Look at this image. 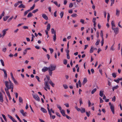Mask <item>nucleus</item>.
Wrapping results in <instances>:
<instances>
[{"label": "nucleus", "mask_w": 122, "mask_h": 122, "mask_svg": "<svg viewBox=\"0 0 122 122\" xmlns=\"http://www.w3.org/2000/svg\"><path fill=\"white\" fill-rule=\"evenodd\" d=\"M56 66L55 65H54L52 64L50 65L48 67L49 71L48 72L50 75L51 76L52 73V71L55 70L56 69Z\"/></svg>", "instance_id": "nucleus-1"}, {"label": "nucleus", "mask_w": 122, "mask_h": 122, "mask_svg": "<svg viewBox=\"0 0 122 122\" xmlns=\"http://www.w3.org/2000/svg\"><path fill=\"white\" fill-rule=\"evenodd\" d=\"M5 85L6 86V87L9 90V89H11V91L12 92H13V85H10V86H9V82L8 81H5Z\"/></svg>", "instance_id": "nucleus-2"}, {"label": "nucleus", "mask_w": 122, "mask_h": 122, "mask_svg": "<svg viewBox=\"0 0 122 122\" xmlns=\"http://www.w3.org/2000/svg\"><path fill=\"white\" fill-rule=\"evenodd\" d=\"M109 105L110 106V108L111 109L113 114H114L115 113V112L114 110V107L113 105H112L111 102H109Z\"/></svg>", "instance_id": "nucleus-3"}, {"label": "nucleus", "mask_w": 122, "mask_h": 122, "mask_svg": "<svg viewBox=\"0 0 122 122\" xmlns=\"http://www.w3.org/2000/svg\"><path fill=\"white\" fill-rule=\"evenodd\" d=\"M32 95L33 98L36 100L38 102L40 101V99L39 97L36 95H35L34 94H32Z\"/></svg>", "instance_id": "nucleus-4"}, {"label": "nucleus", "mask_w": 122, "mask_h": 122, "mask_svg": "<svg viewBox=\"0 0 122 122\" xmlns=\"http://www.w3.org/2000/svg\"><path fill=\"white\" fill-rule=\"evenodd\" d=\"M112 29L114 30V32L116 35H117L118 33L119 32V29L118 27L112 28Z\"/></svg>", "instance_id": "nucleus-5"}, {"label": "nucleus", "mask_w": 122, "mask_h": 122, "mask_svg": "<svg viewBox=\"0 0 122 122\" xmlns=\"http://www.w3.org/2000/svg\"><path fill=\"white\" fill-rule=\"evenodd\" d=\"M9 29H6L3 30L2 31V33L3 34V38L5 36L6 33V31L8 30Z\"/></svg>", "instance_id": "nucleus-6"}, {"label": "nucleus", "mask_w": 122, "mask_h": 122, "mask_svg": "<svg viewBox=\"0 0 122 122\" xmlns=\"http://www.w3.org/2000/svg\"><path fill=\"white\" fill-rule=\"evenodd\" d=\"M8 116L9 118L13 122H17L14 118L10 115L8 114Z\"/></svg>", "instance_id": "nucleus-7"}, {"label": "nucleus", "mask_w": 122, "mask_h": 122, "mask_svg": "<svg viewBox=\"0 0 122 122\" xmlns=\"http://www.w3.org/2000/svg\"><path fill=\"white\" fill-rule=\"evenodd\" d=\"M48 70V68L46 67H44L42 69V71L43 72H45L47 71Z\"/></svg>", "instance_id": "nucleus-8"}, {"label": "nucleus", "mask_w": 122, "mask_h": 122, "mask_svg": "<svg viewBox=\"0 0 122 122\" xmlns=\"http://www.w3.org/2000/svg\"><path fill=\"white\" fill-rule=\"evenodd\" d=\"M45 85L46 88L49 89H50V86L48 85V82L47 81L45 82Z\"/></svg>", "instance_id": "nucleus-9"}, {"label": "nucleus", "mask_w": 122, "mask_h": 122, "mask_svg": "<svg viewBox=\"0 0 122 122\" xmlns=\"http://www.w3.org/2000/svg\"><path fill=\"white\" fill-rule=\"evenodd\" d=\"M0 69L1 70H2V71H3V72H4V74H5L4 77L6 78H7V76L6 71L4 69Z\"/></svg>", "instance_id": "nucleus-10"}, {"label": "nucleus", "mask_w": 122, "mask_h": 122, "mask_svg": "<svg viewBox=\"0 0 122 122\" xmlns=\"http://www.w3.org/2000/svg\"><path fill=\"white\" fill-rule=\"evenodd\" d=\"M47 109H48L49 114L50 116L51 117L52 115V114L51 113V112L50 111L49 109V104H47Z\"/></svg>", "instance_id": "nucleus-11"}, {"label": "nucleus", "mask_w": 122, "mask_h": 122, "mask_svg": "<svg viewBox=\"0 0 122 122\" xmlns=\"http://www.w3.org/2000/svg\"><path fill=\"white\" fill-rule=\"evenodd\" d=\"M42 17L45 20H47L48 19V17L45 14H42Z\"/></svg>", "instance_id": "nucleus-12"}, {"label": "nucleus", "mask_w": 122, "mask_h": 122, "mask_svg": "<svg viewBox=\"0 0 122 122\" xmlns=\"http://www.w3.org/2000/svg\"><path fill=\"white\" fill-rule=\"evenodd\" d=\"M5 90L7 96L8 97L10 96V93L8 91V90L7 89L6 87L5 88Z\"/></svg>", "instance_id": "nucleus-13"}, {"label": "nucleus", "mask_w": 122, "mask_h": 122, "mask_svg": "<svg viewBox=\"0 0 122 122\" xmlns=\"http://www.w3.org/2000/svg\"><path fill=\"white\" fill-rule=\"evenodd\" d=\"M87 80L86 78H84L82 82V85L83 86L87 82Z\"/></svg>", "instance_id": "nucleus-14"}, {"label": "nucleus", "mask_w": 122, "mask_h": 122, "mask_svg": "<svg viewBox=\"0 0 122 122\" xmlns=\"http://www.w3.org/2000/svg\"><path fill=\"white\" fill-rule=\"evenodd\" d=\"M111 24L112 25V28H114V27H115L116 26L114 23V21L112 20L111 21Z\"/></svg>", "instance_id": "nucleus-15"}, {"label": "nucleus", "mask_w": 122, "mask_h": 122, "mask_svg": "<svg viewBox=\"0 0 122 122\" xmlns=\"http://www.w3.org/2000/svg\"><path fill=\"white\" fill-rule=\"evenodd\" d=\"M31 48H28L25 49L23 52V54L24 55H25L26 54V53L27 52V50H30Z\"/></svg>", "instance_id": "nucleus-16"}, {"label": "nucleus", "mask_w": 122, "mask_h": 122, "mask_svg": "<svg viewBox=\"0 0 122 122\" xmlns=\"http://www.w3.org/2000/svg\"><path fill=\"white\" fill-rule=\"evenodd\" d=\"M54 35L53 36V41L54 42H55L56 39V32H55L54 33Z\"/></svg>", "instance_id": "nucleus-17"}, {"label": "nucleus", "mask_w": 122, "mask_h": 122, "mask_svg": "<svg viewBox=\"0 0 122 122\" xmlns=\"http://www.w3.org/2000/svg\"><path fill=\"white\" fill-rule=\"evenodd\" d=\"M41 110L44 113H46L47 111L43 107H41Z\"/></svg>", "instance_id": "nucleus-18"}, {"label": "nucleus", "mask_w": 122, "mask_h": 122, "mask_svg": "<svg viewBox=\"0 0 122 122\" xmlns=\"http://www.w3.org/2000/svg\"><path fill=\"white\" fill-rule=\"evenodd\" d=\"M18 7L19 8H25V6L23 4H21L20 5L18 6Z\"/></svg>", "instance_id": "nucleus-19"}, {"label": "nucleus", "mask_w": 122, "mask_h": 122, "mask_svg": "<svg viewBox=\"0 0 122 122\" xmlns=\"http://www.w3.org/2000/svg\"><path fill=\"white\" fill-rule=\"evenodd\" d=\"M60 111L61 113V114H62V115L63 116H65L66 114H65V112L64 110H62Z\"/></svg>", "instance_id": "nucleus-20"}, {"label": "nucleus", "mask_w": 122, "mask_h": 122, "mask_svg": "<svg viewBox=\"0 0 122 122\" xmlns=\"http://www.w3.org/2000/svg\"><path fill=\"white\" fill-rule=\"evenodd\" d=\"M120 13V11L118 9H117L116 10V15L117 16H119Z\"/></svg>", "instance_id": "nucleus-21"}, {"label": "nucleus", "mask_w": 122, "mask_h": 122, "mask_svg": "<svg viewBox=\"0 0 122 122\" xmlns=\"http://www.w3.org/2000/svg\"><path fill=\"white\" fill-rule=\"evenodd\" d=\"M80 111L81 113H84L85 112V109L84 108H81V109Z\"/></svg>", "instance_id": "nucleus-22"}, {"label": "nucleus", "mask_w": 122, "mask_h": 122, "mask_svg": "<svg viewBox=\"0 0 122 122\" xmlns=\"http://www.w3.org/2000/svg\"><path fill=\"white\" fill-rule=\"evenodd\" d=\"M51 27L50 25V24H48L47 26L46 29L48 31H49Z\"/></svg>", "instance_id": "nucleus-23"}, {"label": "nucleus", "mask_w": 122, "mask_h": 122, "mask_svg": "<svg viewBox=\"0 0 122 122\" xmlns=\"http://www.w3.org/2000/svg\"><path fill=\"white\" fill-rule=\"evenodd\" d=\"M33 15L32 13L31 12H29L28 14L27 17L28 18H30Z\"/></svg>", "instance_id": "nucleus-24"}, {"label": "nucleus", "mask_w": 122, "mask_h": 122, "mask_svg": "<svg viewBox=\"0 0 122 122\" xmlns=\"http://www.w3.org/2000/svg\"><path fill=\"white\" fill-rule=\"evenodd\" d=\"M103 91H100V92L99 95L101 97L103 96Z\"/></svg>", "instance_id": "nucleus-25"}, {"label": "nucleus", "mask_w": 122, "mask_h": 122, "mask_svg": "<svg viewBox=\"0 0 122 122\" xmlns=\"http://www.w3.org/2000/svg\"><path fill=\"white\" fill-rule=\"evenodd\" d=\"M100 36L102 39H103V33L102 30L101 31Z\"/></svg>", "instance_id": "nucleus-26"}, {"label": "nucleus", "mask_w": 122, "mask_h": 122, "mask_svg": "<svg viewBox=\"0 0 122 122\" xmlns=\"http://www.w3.org/2000/svg\"><path fill=\"white\" fill-rule=\"evenodd\" d=\"M9 16H6L3 18V20L4 21H6L9 17Z\"/></svg>", "instance_id": "nucleus-27"}, {"label": "nucleus", "mask_w": 122, "mask_h": 122, "mask_svg": "<svg viewBox=\"0 0 122 122\" xmlns=\"http://www.w3.org/2000/svg\"><path fill=\"white\" fill-rule=\"evenodd\" d=\"M96 88H94L92 91L91 93L92 94H94L97 91Z\"/></svg>", "instance_id": "nucleus-28"}, {"label": "nucleus", "mask_w": 122, "mask_h": 122, "mask_svg": "<svg viewBox=\"0 0 122 122\" xmlns=\"http://www.w3.org/2000/svg\"><path fill=\"white\" fill-rule=\"evenodd\" d=\"M19 101L20 102L22 103L23 100L22 97H19Z\"/></svg>", "instance_id": "nucleus-29"}, {"label": "nucleus", "mask_w": 122, "mask_h": 122, "mask_svg": "<svg viewBox=\"0 0 122 122\" xmlns=\"http://www.w3.org/2000/svg\"><path fill=\"white\" fill-rule=\"evenodd\" d=\"M118 87V85H117L116 86H114L113 87L112 90L113 91H114V90L117 89Z\"/></svg>", "instance_id": "nucleus-30"}, {"label": "nucleus", "mask_w": 122, "mask_h": 122, "mask_svg": "<svg viewBox=\"0 0 122 122\" xmlns=\"http://www.w3.org/2000/svg\"><path fill=\"white\" fill-rule=\"evenodd\" d=\"M57 108L59 109L60 111L62 110L61 109V107L59 105L57 104Z\"/></svg>", "instance_id": "nucleus-31"}, {"label": "nucleus", "mask_w": 122, "mask_h": 122, "mask_svg": "<svg viewBox=\"0 0 122 122\" xmlns=\"http://www.w3.org/2000/svg\"><path fill=\"white\" fill-rule=\"evenodd\" d=\"M49 83L53 87H54L55 84L51 81Z\"/></svg>", "instance_id": "nucleus-32"}, {"label": "nucleus", "mask_w": 122, "mask_h": 122, "mask_svg": "<svg viewBox=\"0 0 122 122\" xmlns=\"http://www.w3.org/2000/svg\"><path fill=\"white\" fill-rule=\"evenodd\" d=\"M64 14V12H61V13H60V15L61 17V18H62L63 15Z\"/></svg>", "instance_id": "nucleus-33"}, {"label": "nucleus", "mask_w": 122, "mask_h": 122, "mask_svg": "<svg viewBox=\"0 0 122 122\" xmlns=\"http://www.w3.org/2000/svg\"><path fill=\"white\" fill-rule=\"evenodd\" d=\"M0 61L1 62V63L2 64V65L3 66H5V64L4 63V62L3 61V60L2 59H1L0 60Z\"/></svg>", "instance_id": "nucleus-34"}, {"label": "nucleus", "mask_w": 122, "mask_h": 122, "mask_svg": "<svg viewBox=\"0 0 122 122\" xmlns=\"http://www.w3.org/2000/svg\"><path fill=\"white\" fill-rule=\"evenodd\" d=\"M2 116L3 117V118H4V119L5 120V121H6V122L7 121V119L6 117H5V115H4V114H3L2 115Z\"/></svg>", "instance_id": "nucleus-35"}, {"label": "nucleus", "mask_w": 122, "mask_h": 122, "mask_svg": "<svg viewBox=\"0 0 122 122\" xmlns=\"http://www.w3.org/2000/svg\"><path fill=\"white\" fill-rule=\"evenodd\" d=\"M14 17L13 16H12L11 17H10L9 19L7 20V22H9Z\"/></svg>", "instance_id": "nucleus-36"}, {"label": "nucleus", "mask_w": 122, "mask_h": 122, "mask_svg": "<svg viewBox=\"0 0 122 122\" xmlns=\"http://www.w3.org/2000/svg\"><path fill=\"white\" fill-rule=\"evenodd\" d=\"M9 82H9V83H10L9 86H10V85H13V83H12L11 81L10 80V79H9Z\"/></svg>", "instance_id": "nucleus-37"}, {"label": "nucleus", "mask_w": 122, "mask_h": 122, "mask_svg": "<svg viewBox=\"0 0 122 122\" xmlns=\"http://www.w3.org/2000/svg\"><path fill=\"white\" fill-rule=\"evenodd\" d=\"M93 48L92 46L90 50V53H92L93 52Z\"/></svg>", "instance_id": "nucleus-38"}, {"label": "nucleus", "mask_w": 122, "mask_h": 122, "mask_svg": "<svg viewBox=\"0 0 122 122\" xmlns=\"http://www.w3.org/2000/svg\"><path fill=\"white\" fill-rule=\"evenodd\" d=\"M63 86L64 89H67L68 88V87L66 85H63Z\"/></svg>", "instance_id": "nucleus-39"}, {"label": "nucleus", "mask_w": 122, "mask_h": 122, "mask_svg": "<svg viewBox=\"0 0 122 122\" xmlns=\"http://www.w3.org/2000/svg\"><path fill=\"white\" fill-rule=\"evenodd\" d=\"M120 78H118L116 80H114V81L116 82L117 83H118L119 82V81H120Z\"/></svg>", "instance_id": "nucleus-40"}, {"label": "nucleus", "mask_w": 122, "mask_h": 122, "mask_svg": "<svg viewBox=\"0 0 122 122\" xmlns=\"http://www.w3.org/2000/svg\"><path fill=\"white\" fill-rule=\"evenodd\" d=\"M113 77L114 78H115L116 77V74L115 73H113L112 74Z\"/></svg>", "instance_id": "nucleus-41"}, {"label": "nucleus", "mask_w": 122, "mask_h": 122, "mask_svg": "<svg viewBox=\"0 0 122 122\" xmlns=\"http://www.w3.org/2000/svg\"><path fill=\"white\" fill-rule=\"evenodd\" d=\"M73 4L72 3H70L69 4V7L70 8H71L73 7Z\"/></svg>", "instance_id": "nucleus-42"}, {"label": "nucleus", "mask_w": 122, "mask_h": 122, "mask_svg": "<svg viewBox=\"0 0 122 122\" xmlns=\"http://www.w3.org/2000/svg\"><path fill=\"white\" fill-rule=\"evenodd\" d=\"M77 15L76 14H73L71 15V16L73 17H76Z\"/></svg>", "instance_id": "nucleus-43"}, {"label": "nucleus", "mask_w": 122, "mask_h": 122, "mask_svg": "<svg viewBox=\"0 0 122 122\" xmlns=\"http://www.w3.org/2000/svg\"><path fill=\"white\" fill-rule=\"evenodd\" d=\"M35 77L36 79H37L38 81L39 82H40V81L39 80L40 78L38 76H36Z\"/></svg>", "instance_id": "nucleus-44"}, {"label": "nucleus", "mask_w": 122, "mask_h": 122, "mask_svg": "<svg viewBox=\"0 0 122 122\" xmlns=\"http://www.w3.org/2000/svg\"><path fill=\"white\" fill-rule=\"evenodd\" d=\"M67 63V61L66 60H65L63 61V63L64 64L66 65Z\"/></svg>", "instance_id": "nucleus-45"}, {"label": "nucleus", "mask_w": 122, "mask_h": 122, "mask_svg": "<svg viewBox=\"0 0 122 122\" xmlns=\"http://www.w3.org/2000/svg\"><path fill=\"white\" fill-rule=\"evenodd\" d=\"M35 6V4H34L32 6V7H31L30 9V10H33L34 8V7Z\"/></svg>", "instance_id": "nucleus-46"}, {"label": "nucleus", "mask_w": 122, "mask_h": 122, "mask_svg": "<svg viewBox=\"0 0 122 122\" xmlns=\"http://www.w3.org/2000/svg\"><path fill=\"white\" fill-rule=\"evenodd\" d=\"M100 41L99 40H98L95 43V45L96 46H97L98 45Z\"/></svg>", "instance_id": "nucleus-47"}, {"label": "nucleus", "mask_w": 122, "mask_h": 122, "mask_svg": "<svg viewBox=\"0 0 122 122\" xmlns=\"http://www.w3.org/2000/svg\"><path fill=\"white\" fill-rule=\"evenodd\" d=\"M80 22H81L82 24H84V20L82 19H81L80 20Z\"/></svg>", "instance_id": "nucleus-48"}, {"label": "nucleus", "mask_w": 122, "mask_h": 122, "mask_svg": "<svg viewBox=\"0 0 122 122\" xmlns=\"http://www.w3.org/2000/svg\"><path fill=\"white\" fill-rule=\"evenodd\" d=\"M116 100V97L115 96H114L112 99V101L113 102H114Z\"/></svg>", "instance_id": "nucleus-49"}, {"label": "nucleus", "mask_w": 122, "mask_h": 122, "mask_svg": "<svg viewBox=\"0 0 122 122\" xmlns=\"http://www.w3.org/2000/svg\"><path fill=\"white\" fill-rule=\"evenodd\" d=\"M49 50L50 51V53L51 54H52L53 52V49L50 48L49 49Z\"/></svg>", "instance_id": "nucleus-50"}, {"label": "nucleus", "mask_w": 122, "mask_h": 122, "mask_svg": "<svg viewBox=\"0 0 122 122\" xmlns=\"http://www.w3.org/2000/svg\"><path fill=\"white\" fill-rule=\"evenodd\" d=\"M101 46H102L104 44V39H102L101 41Z\"/></svg>", "instance_id": "nucleus-51"}, {"label": "nucleus", "mask_w": 122, "mask_h": 122, "mask_svg": "<svg viewBox=\"0 0 122 122\" xmlns=\"http://www.w3.org/2000/svg\"><path fill=\"white\" fill-rule=\"evenodd\" d=\"M80 101V105H81L82 104V99L81 98L79 99Z\"/></svg>", "instance_id": "nucleus-52"}, {"label": "nucleus", "mask_w": 122, "mask_h": 122, "mask_svg": "<svg viewBox=\"0 0 122 122\" xmlns=\"http://www.w3.org/2000/svg\"><path fill=\"white\" fill-rule=\"evenodd\" d=\"M51 33L52 34H54L55 32H56L54 31V29L53 28H52L51 29Z\"/></svg>", "instance_id": "nucleus-53"}, {"label": "nucleus", "mask_w": 122, "mask_h": 122, "mask_svg": "<svg viewBox=\"0 0 122 122\" xmlns=\"http://www.w3.org/2000/svg\"><path fill=\"white\" fill-rule=\"evenodd\" d=\"M38 9H36L35 10H33L32 11V12L33 13H35L36 12H37L38 11Z\"/></svg>", "instance_id": "nucleus-54"}, {"label": "nucleus", "mask_w": 122, "mask_h": 122, "mask_svg": "<svg viewBox=\"0 0 122 122\" xmlns=\"http://www.w3.org/2000/svg\"><path fill=\"white\" fill-rule=\"evenodd\" d=\"M56 115L58 116L59 117H61L60 115V114L57 112H56Z\"/></svg>", "instance_id": "nucleus-55"}, {"label": "nucleus", "mask_w": 122, "mask_h": 122, "mask_svg": "<svg viewBox=\"0 0 122 122\" xmlns=\"http://www.w3.org/2000/svg\"><path fill=\"white\" fill-rule=\"evenodd\" d=\"M5 13L4 11H3L1 13V14L0 15V16H1L2 17V16H4V15Z\"/></svg>", "instance_id": "nucleus-56"}, {"label": "nucleus", "mask_w": 122, "mask_h": 122, "mask_svg": "<svg viewBox=\"0 0 122 122\" xmlns=\"http://www.w3.org/2000/svg\"><path fill=\"white\" fill-rule=\"evenodd\" d=\"M99 99H100V103H101L103 102V100L102 99V98L101 97H100L99 98Z\"/></svg>", "instance_id": "nucleus-57"}, {"label": "nucleus", "mask_w": 122, "mask_h": 122, "mask_svg": "<svg viewBox=\"0 0 122 122\" xmlns=\"http://www.w3.org/2000/svg\"><path fill=\"white\" fill-rule=\"evenodd\" d=\"M96 18H93L92 20V22L93 23H96Z\"/></svg>", "instance_id": "nucleus-58"}, {"label": "nucleus", "mask_w": 122, "mask_h": 122, "mask_svg": "<svg viewBox=\"0 0 122 122\" xmlns=\"http://www.w3.org/2000/svg\"><path fill=\"white\" fill-rule=\"evenodd\" d=\"M56 13H57V11H56L54 13V16L55 17H56L57 16L56 15Z\"/></svg>", "instance_id": "nucleus-59"}, {"label": "nucleus", "mask_w": 122, "mask_h": 122, "mask_svg": "<svg viewBox=\"0 0 122 122\" xmlns=\"http://www.w3.org/2000/svg\"><path fill=\"white\" fill-rule=\"evenodd\" d=\"M99 72L102 75V69H100L99 70Z\"/></svg>", "instance_id": "nucleus-60"}, {"label": "nucleus", "mask_w": 122, "mask_h": 122, "mask_svg": "<svg viewBox=\"0 0 122 122\" xmlns=\"http://www.w3.org/2000/svg\"><path fill=\"white\" fill-rule=\"evenodd\" d=\"M88 107H90L91 106V103L90 102L89 100H88Z\"/></svg>", "instance_id": "nucleus-61"}, {"label": "nucleus", "mask_w": 122, "mask_h": 122, "mask_svg": "<svg viewBox=\"0 0 122 122\" xmlns=\"http://www.w3.org/2000/svg\"><path fill=\"white\" fill-rule=\"evenodd\" d=\"M24 110L22 109H21L20 111V112L22 114L24 113Z\"/></svg>", "instance_id": "nucleus-62"}, {"label": "nucleus", "mask_w": 122, "mask_h": 122, "mask_svg": "<svg viewBox=\"0 0 122 122\" xmlns=\"http://www.w3.org/2000/svg\"><path fill=\"white\" fill-rule=\"evenodd\" d=\"M6 48H3L2 49V51L4 52H5L6 51Z\"/></svg>", "instance_id": "nucleus-63"}, {"label": "nucleus", "mask_w": 122, "mask_h": 122, "mask_svg": "<svg viewBox=\"0 0 122 122\" xmlns=\"http://www.w3.org/2000/svg\"><path fill=\"white\" fill-rule=\"evenodd\" d=\"M27 114V113L26 112H24V113L22 114V115L24 116H26V115Z\"/></svg>", "instance_id": "nucleus-64"}]
</instances>
